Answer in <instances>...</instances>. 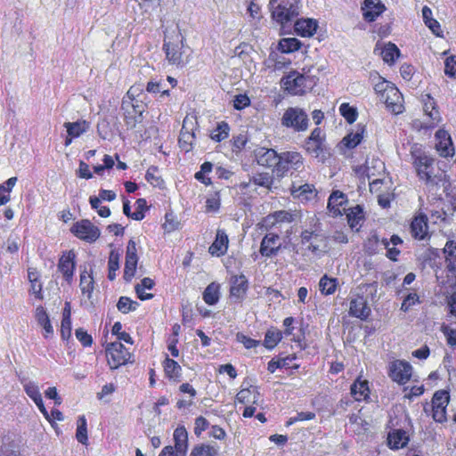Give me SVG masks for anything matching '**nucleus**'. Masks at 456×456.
<instances>
[{
    "label": "nucleus",
    "mask_w": 456,
    "mask_h": 456,
    "mask_svg": "<svg viewBox=\"0 0 456 456\" xmlns=\"http://www.w3.org/2000/svg\"><path fill=\"white\" fill-rule=\"evenodd\" d=\"M106 361L110 370H118L132 362L133 354L121 342H110L105 347Z\"/></svg>",
    "instance_id": "nucleus-6"
},
{
    "label": "nucleus",
    "mask_w": 456,
    "mask_h": 456,
    "mask_svg": "<svg viewBox=\"0 0 456 456\" xmlns=\"http://www.w3.org/2000/svg\"><path fill=\"white\" fill-rule=\"evenodd\" d=\"M436 151L442 158H452L454 147L452 136L444 129H439L436 133Z\"/></svg>",
    "instance_id": "nucleus-19"
},
{
    "label": "nucleus",
    "mask_w": 456,
    "mask_h": 456,
    "mask_svg": "<svg viewBox=\"0 0 456 456\" xmlns=\"http://www.w3.org/2000/svg\"><path fill=\"white\" fill-rule=\"evenodd\" d=\"M70 233L74 234L78 240L89 243L95 242L100 238V229L92 223L91 220L82 219L75 222L70 226Z\"/></svg>",
    "instance_id": "nucleus-13"
},
{
    "label": "nucleus",
    "mask_w": 456,
    "mask_h": 456,
    "mask_svg": "<svg viewBox=\"0 0 456 456\" xmlns=\"http://www.w3.org/2000/svg\"><path fill=\"white\" fill-rule=\"evenodd\" d=\"M298 0H270L272 18L281 26L289 25L299 14Z\"/></svg>",
    "instance_id": "nucleus-5"
},
{
    "label": "nucleus",
    "mask_w": 456,
    "mask_h": 456,
    "mask_svg": "<svg viewBox=\"0 0 456 456\" xmlns=\"http://www.w3.org/2000/svg\"><path fill=\"white\" fill-rule=\"evenodd\" d=\"M199 130V121L194 114H187L182 123L178 137V145L181 151L185 152L193 150L196 136L195 132Z\"/></svg>",
    "instance_id": "nucleus-10"
},
{
    "label": "nucleus",
    "mask_w": 456,
    "mask_h": 456,
    "mask_svg": "<svg viewBox=\"0 0 456 456\" xmlns=\"http://www.w3.org/2000/svg\"><path fill=\"white\" fill-rule=\"evenodd\" d=\"M249 283L244 274H234L230 278V297L235 303L241 304L247 298Z\"/></svg>",
    "instance_id": "nucleus-18"
},
{
    "label": "nucleus",
    "mask_w": 456,
    "mask_h": 456,
    "mask_svg": "<svg viewBox=\"0 0 456 456\" xmlns=\"http://www.w3.org/2000/svg\"><path fill=\"white\" fill-rule=\"evenodd\" d=\"M420 297L415 292H409L404 297L403 303H401L400 310L407 312L412 308L413 305L420 304Z\"/></svg>",
    "instance_id": "nucleus-57"
},
{
    "label": "nucleus",
    "mask_w": 456,
    "mask_h": 456,
    "mask_svg": "<svg viewBox=\"0 0 456 456\" xmlns=\"http://www.w3.org/2000/svg\"><path fill=\"white\" fill-rule=\"evenodd\" d=\"M304 168V157L297 151H286L280 153V160L276 166L275 175L284 177L289 172H299Z\"/></svg>",
    "instance_id": "nucleus-9"
},
{
    "label": "nucleus",
    "mask_w": 456,
    "mask_h": 456,
    "mask_svg": "<svg viewBox=\"0 0 456 456\" xmlns=\"http://www.w3.org/2000/svg\"><path fill=\"white\" fill-rule=\"evenodd\" d=\"M380 245L381 240L376 233L370 234L364 241V248L369 255H375Z\"/></svg>",
    "instance_id": "nucleus-59"
},
{
    "label": "nucleus",
    "mask_w": 456,
    "mask_h": 456,
    "mask_svg": "<svg viewBox=\"0 0 456 456\" xmlns=\"http://www.w3.org/2000/svg\"><path fill=\"white\" fill-rule=\"evenodd\" d=\"M123 325L120 322H116L112 326V334L116 336L118 341L121 342L124 341L126 344L133 345L134 340L129 333L126 331H123Z\"/></svg>",
    "instance_id": "nucleus-55"
},
{
    "label": "nucleus",
    "mask_w": 456,
    "mask_h": 456,
    "mask_svg": "<svg viewBox=\"0 0 456 456\" xmlns=\"http://www.w3.org/2000/svg\"><path fill=\"white\" fill-rule=\"evenodd\" d=\"M348 202L345 193L335 191L330 193L328 200V209L333 216H340L345 212V206Z\"/></svg>",
    "instance_id": "nucleus-26"
},
{
    "label": "nucleus",
    "mask_w": 456,
    "mask_h": 456,
    "mask_svg": "<svg viewBox=\"0 0 456 456\" xmlns=\"http://www.w3.org/2000/svg\"><path fill=\"white\" fill-rule=\"evenodd\" d=\"M124 110V122L126 126L129 128L135 127L140 121L142 110L137 109L133 103L126 105Z\"/></svg>",
    "instance_id": "nucleus-41"
},
{
    "label": "nucleus",
    "mask_w": 456,
    "mask_h": 456,
    "mask_svg": "<svg viewBox=\"0 0 456 456\" xmlns=\"http://www.w3.org/2000/svg\"><path fill=\"white\" fill-rule=\"evenodd\" d=\"M363 17L368 22H372L385 11V6L379 0H365L363 6Z\"/></svg>",
    "instance_id": "nucleus-31"
},
{
    "label": "nucleus",
    "mask_w": 456,
    "mask_h": 456,
    "mask_svg": "<svg viewBox=\"0 0 456 456\" xmlns=\"http://www.w3.org/2000/svg\"><path fill=\"white\" fill-rule=\"evenodd\" d=\"M302 47V43L294 37L282 38L279 42V49L282 53H293Z\"/></svg>",
    "instance_id": "nucleus-48"
},
{
    "label": "nucleus",
    "mask_w": 456,
    "mask_h": 456,
    "mask_svg": "<svg viewBox=\"0 0 456 456\" xmlns=\"http://www.w3.org/2000/svg\"><path fill=\"white\" fill-rule=\"evenodd\" d=\"M154 286L155 281L153 279L150 277H144L143 279H142L141 282L135 285V292L137 297L142 301L153 298L154 295L152 293H146L145 289H152Z\"/></svg>",
    "instance_id": "nucleus-42"
},
{
    "label": "nucleus",
    "mask_w": 456,
    "mask_h": 456,
    "mask_svg": "<svg viewBox=\"0 0 456 456\" xmlns=\"http://www.w3.org/2000/svg\"><path fill=\"white\" fill-rule=\"evenodd\" d=\"M281 124L295 132H304L309 128L310 119L304 109L289 107L283 112Z\"/></svg>",
    "instance_id": "nucleus-8"
},
{
    "label": "nucleus",
    "mask_w": 456,
    "mask_h": 456,
    "mask_svg": "<svg viewBox=\"0 0 456 456\" xmlns=\"http://www.w3.org/2000/svg\"><path fill=\"white\" fill-rule=\"evenodd\" d=\"M229 134V126L225 122H220L217 124L216 129L212 130L210 133V138L214 140L216 142H220L226 139Z\"/></svg>",
    "instance_id": "nucleus-54"
},
{
    "label": "nucleus",
    "mask_w": 456,
    "mask_h": 456,
    "mask_svg": "<svg viewBox=\"0 0 456 456\" xmlns=\"http://www.w3.org/2000/svg\"><path fill=\"white\" fill-rule=\"evenodd\" d=\"M28 293L39 301L44 299L43 283L40 281V273L35 267L28 268Z\"/></svg>",
    "instance_id": "nucleus-24"
},
{
    "label": "nucleus",
    "mask_w": 456,
    "mask_h": 456,
    "mask_svg": "<svg viewBox=\"0 0 456 456\" xmlns=\"http://www.w3.org/2000/svg\"><path fill=\"white\" fill-rule=\"evenodd\" d=\"M364 135V128H362L354 133H350L343 138V143L348 149H354L359 145Z\"/></svg>",
    "instance_id": "nucleus-52"
},
{
    "label": "nucleus",
    "mask_w": 456,
    "mask_h": 456,
    "mask_svg": "<svg viewBox=\"0 0 456 456\" xmlns=\"http://www.w3.org/2000/svg\"><path fill=\"white\" fill-rule=\"evenodd\" d=\"M338 286V281L335 277H330L325 274L321 277L319 281V289L322 295L330 296L333 295Z\"/></svg>",
    "instance_id": "nucleus-43"
},
{
    "label": "nucleus",
    "mask_w": 456,
    "mask_h": 456,
    "mask_svg": "<svg viewBox=\"0 0 456 456\" xmlns=\"http://www.w3.org/2000/svg\"><path fill=\"white\" fill-rule=\"evenodd\" d=\"M179 392L182 394H187L191 395V400H183L180 399L176 402V408L178 409H187L189 407H191L193 405V399L196 396V389L193 386H191L190 383L185 382L182 383L179 386Z\"/></svg>",
    "instance_id": "nucleus-44"
},
{
    "label": "nucleus",
    "mask_w": 456,
    "mask_h": 456,
    "mask_svg": "<svg viewBox=\"0 0 456 456\" xmlns=\"http://www.w3.org/2000/svg\"><path fill=\"white\" fill-rule=\"evenodd\" d=\"M410 437L404 429H392L387 435V446L392 451L403 449L409 444Z\"/></svg>",
    "instance_id": "nucleus-27"
},
{
    "label": "nucleus",
    "mask_w": 456,
    "mask_h": 456,
    "mask_svg": "<svg viewBox=\"0 0 456 456\" xmlns=\"http://www.w3.org/2000/svg\"><path fill=\"white\" fill-rule=\"evenodd\" d=\"M410 164L415 176L428 191L437 190L448 183L443 163L424 150L419 143H413L409 150Z\"/></svg>",
    "instance_id": "nucleus-1"
},
{
    "label": "nucleus",
    "mask_w": 456,
    "mask_h": 456,
    "mask_svg": "<svg viewBox=\"0 0 456 456\" xmlns=\"http://www.w3.org/2000/svg\"><path fill=\"white\" fill-rule=\"evenodd\" d=\"M260 397L257 387L253 385L241 387L239 393L235 395V402L246 405V408H244L242 411L243 418L255 416L256 410L255 405L258 404Z\"/></svg>",
    "instance_id": "nucleus-11"
},
{
    "label": "nucleus",
    "mask_w": 456,
    "mask_h": 456,
    "mask_svg": "<svg viewBox=\"0 0 456 456\" xmlns=\"http://www.w3.org/2000/svg\"><path fill=\"white\" fill-rule=\"evenodd\" d=\"M162 367L166 379L176 383L181 381L182 368L177 362L166 356L162 362Z\"/></svg>",
    "instance_id": "nucleus-32"
},
{
    "label": "nucleus",
    "mask_w": 456,
    "mask_h": 456,
    "mask_svg": "<svg viewBox=\"0 0 456 456\" xmlns=\"http://www.w3.org/2000/svg\"><path fill=\"white\" fill-rule=\"evenodd\" d=\"M409 232L417 241H427L430 240L428 217L423 213L414 215L409 225Z\"/></svg>",
    "instance_id": "nucleus-16"
},
{
    "label": "nucleus",
    "mask_w": 456,
    "mask_h": 456,
    "mask_svg": "<svg viewBox=\"0 0 456 456\" xmlns=\"http://www.w3.org/2000/svg\"><path fill=\"white\" fill-rule=\"evenodd\" d=\"M250 184L271 190L273 185V178L268 173H257L250 177L248 182H241L239 184V188L242 192H244L248 190Z\"/></svg>",
    "instance_id": "nucleus-28"
},
{
    "label": "nucleus",
    "mask_w": 456,
    "mask_h": 456,
    "mask_svg": "<svg viewBox=\"0 0 456 456\" xmlns=\"http://www.w3.org/2000/svg\"><path fill=\"white\" fill-rule=\"evenodd\" d=\"M75 335L77 340L80 341L81 345L85 347L92 346L93 338L90 333H87L83 328H77L75 331Z\"/></svg>",
    "instance_id": "nucleus-64"
},
{
    "label": "nucleus",
    "mask_w": 456,
    "mask_h": 456,
    "mask_svg": "<svg viewBox=\"0 0 456 456\" xmlns=\"http://www.w3.org/2000/svg\"><path fill=\"white\" fill-rule=\"evenodd\" d=\"M218 446L202 443L195 444L189 456H218Z\"/></svg>",
    "instance_id": "nucleus-46"
},
{
    "label": "nucleus",
    "mask_w": 456,
    "mask_h": 456,
    "mask_svg": "<svg viewBox=\"0 0 456 456\" xmlns=\"http://www.w3.org/2000/svg\"><path fill=\"white\" fill-rule=\"evenodd\" d=\"M162 49L165 53V59L173 67H186L191 58L192 51L189 46L185 45L184 38L180 32H175L165 38Z\"/></svg>",
    "instance_id": "nucleus-2"
},
{
    "label": "nucleus",
    "mask_w": 456,
    "mask_h": 456,
    "mask_svg": "<svg viewBox=\"0 0 456 456\" xmlns=\"http://www.w3.org/2000/svg\"><path fill=\"white\" fill-rule=\"evenodd\" d=\"M295 32L302 37H311L318 28V22L313 18H301L295 21Z\"/></svg>",
    "instance_id": "nucleus-29"
},
{
    "label": "nucleus",
    "mask_w": 456,
    "mask_h": 456,
    "mask_svg": "<svg viewBox=\"0 0 456 456\" xmlns=\"http://www.w3.org/2000/svg\"><path fill=\"white\" fill-rule=\"evenodd\" d=\"M69 137H78L90 128V123L86 120H78L74 123H65Z\"/></svg>",
    "instance_id": "nucleus-47"
},
{
    "label": "nucleus",
    "mask_w": 456,
    "mask_h": 456,
    "mask_svg": "<svg viewBox=\"0 0 456 456\" xmlns=\"http://www.w3.org/2000/svg\"><path fill=\"white\" fill-rule=\"evenodd\" d=\"M338 112H340V115L345 118L346 122L349 124H354V121L357 120V109L351 106L349 102H343L340 107H338Z\"/></svg>",
    "instance_id": "nucleus-49"
},
{
    "label": "nucleus",
    "mask_w": 456,
    "mask_h": 456,
    "mask_svg": "<svg viewBox=\"0 0 456 456\" xmlns=\"http://www.w3.org/2000/svg\"><path fill=\"white\" fill-rule=\"evenodd\" d=\"M283 338L282 331L279 329L272 326L270 329H267V330L265 333V338L262 342V345L267 349V350H273L277 346V345L280 344Z\"/></svg>",
    "instance_id": "nucleus-38"
},
{
    "label": "nucleus",
    "mask_w": 456,
    "mask_h": 456,
    "mask_svg": "<svg viewBox=\"0 0 456 456\" xmlns=\"http://www.w3.org/2000/svg\"><path fill=\"white\" fill-rule=\"evenodd\" d=\"M162 227L166 232L170 233L178 229L179 222L176 221L175 216L172 213H167L164 216Z\"/></svg>",
    "instance_id": "nucleus-61"
},
{
    "label": "nucleus",
    "mask_w": 456,
    "mask_h": 456,
    "mask_svg": "<svg viewBox=\"0 0 456 456\" xmlns=\"http://www.w3.org/2000/svg\"><path fill=\"white\" fill-rule=\"evenodd\" d=\"M76 438L78 443L87 444V428L85 415L78 416L77 419Z\"/></svg>",
    "instance_id": "nucleus-51"
},
{
    "label": "nucleus",
    "mask_w": 456,
    "mask_h": 456,
    "mask_svg": "<svg viewBox=\"0 0 456 456\" xmlns=\"http://www.w3.org/2000/svg\"><path fill=\"white\" fill-rule=\"evenodd\" d=\"M423 102V110L428 117H429L430 120L426 126H423L424 129L430 130L436 127L441 122V116L439 110L437 109L436 100L431 96V94H425L422 97Z\"/></svg>",
    "instance_id": "nucleus-20"
},
{
    "label": "nucleus",
    "mask_w": 456,
    "mask_h": 456,
    "mask_svg": "<svg viewBox=\"0 0 456 456\" xmlns=\"http://www.w3.org/2000/svg\"><path fill=\"white\" fill-rule=\"evenodd\" d=\"M139 262L137 243L134 240H129L126 243L125 252V265L123 271V279L125 282L130 283L136 276L137 265Z\"/></svg>",
    "instance_id": "nucleus-15"
},
{
    "label": "nucleus",
    "mask_w": 456,
    "mask_h": 456,
    "mask_svg": "<svg viewBox=\"0 0 456 456\" xmlns=\"http://www.w3.org/2000/svg\"><path fill=\"white\" fill-rule=\"evenodd\" d=\"M446 338V343L449 347L454 349L456 346V330L452 329L446 324H443L442 329H440Z\"/></svg>",
    "instance_id": "nucleus-62"
},
{
    "label": "nucleus",
    "mask_w": 456,
    "mask_h": 456,
    "mask_svg": "<svg viewBox=\"0 0 456 456\" xmlns=\"http://www.w3.org/2000/svg\"><path fill=\"white\" fill-rule=\"evenodd\" d=\"M120 252L117 248L110 249L108 256V280L113 281L117 272L120 269Z\"/></svg>",
    "instance_id": "nucleus-40"
},
{
    "label": "nucleus",
    "mask_w": 456,
    "mask_h": 456,
    "mask_svg": "<svg viewBox=\"0 0 456 456\" xmlns=\"http://www.w3.org/2000/svg\"><path fill=\"white\" fill-rule=\"evenodd\" d=\"M290 194L301 202H308L316 197V191L314 184L305 183L304 185H292Z\"/></svg>",
    "instance_id": "nucleus-33"
},
{
    "label": "nucleus",
    "mask_w": 456,
    "mask_h": 456,
    "mask_svg": "<svg viewBox=\"0 0 456 456\" xmlns=\"http://www.w3.org/2000/svg\"><path fill=\"white\" fill-rule=\"evenodd\" d=\"M146 92L148 94H160L161 96L163 95H170V90L169 89H164L163 88V83L161 80L155 81V80H150L148 81L146 85Z\"/></svg>",
    "instance_id": "nucleus-56"
},
{
    "label": "nucleus",
    "mask_w": 456,
    "mask_h": 456,
    "mask_svg": "<svg viewBox=\"0 0 456 456\" xmlns=\"http://www.w3.org/2000/svg\"><path fill=\"white\" fill-rule=\"evenodd\" d=\"M116 306L118 312L126 314L137 310L139 303L137 301L132 300L128 297H121L119 299H118Z\"/></svg>",
    "instance_id": "nucleus-50"
},
{
    "label": "nucleus",
    "mask_w": 456,
    "mask_h": 456,
    "mask_svg": "<svg viewBox=\"0 0 456 456\" xmlns=\"http://www.w3.org/2000/svg\"><path fill=\"white\" fill-rule=\"evenodd\" d=\"M370 313V310L364 297L357 296L351 299L349 305V315L351 317L366 320Z\"/></svg>",
    "instance_id": "nucleus-25"
},
{
    "label": "nucleus",
    "mask_w": 456,
    "mask_h": 456,
    "mask_svg": "<svg viewBox=\"0 0 456 456\" xmlns=\"http://www.w3.org/2000/svg\"><path fill=\"white\" fill-rule=\"evenodd\" d=\"M318 78L293 70L281 79V87L289 95H305L315 86Z\"/></svg>",
    "instance_id": "nucleus-4"
},
{
    "label": "nucleus",
    "mask_w": 456,
    "mask_h": 456,
    "mask_svg": "<svg viewBox=\"0 0 456 456\" xmlns=\"http://www.w3.org/2000/svg\"><path fill=\"white\" fill-rule=\"evenodd\" d=\"M220 286L216 282H212L205 288L202 293L204 303L212 305H216L220 296Z\"/></svg>",
    "instance_id": "nucleus-45"
},
{
    "label": "nucleus",
    "mask_w": 456,
    "mask_h": 456,
    "mask_svg": "<svg viewBox=\"0 0 456 456\" xmlns=\"http://www.w3.org/2000/svg\"><path fill=\"white\" fill-rule=\"evenodd\" d=\"M299 237H301V244L305 250L313 256H321L327 252V237L319 231L305 229Z\"/></svg>",
    "instance_id": "nucleus-7"
},
{
    "label": "nucleus",
    "mask_w": 456,
    "mask_h": 456,
    "mask_svg": "<svg viewBox=\"0 0 456 456\" xmlns=\"http://www.w3.org/2000/svg\"><path fill=\"white\" fill-rule=\"evenodd\" d=\"M149 207L145 199H138L135 201V211L133 212L134 221H142L145 217V214L148 211Z\"/></svg>",
    "instance_id": "nucleus-58"
},
{
    "label": "nucleus",
    "mask_w": 456,
    "mask_h": 456,
    "mask_svg": "<svg viewBox=\"0 0 456 456\" xmlns=\"http://www.w3.org/2000/svg\"><path fill=\"white\" fill-rule=\"evenodd\" d=\"M281 248L280 235L270 232L264 236L259 245V254L265 257L276 256Z\"/></svg>",
    "instance_id": "nucleus-21"
},
{
    "label": "nucleus",
    "mask_w": 456,
    "mask_h": 456,
    "mask_svg": "<svg viewBox=\"0 0 456 456\" xmlns=\"http://www.w3.org/2000/svg\"><path fill=\"white\" fill-rule=\"evenodd\" d=\"M444 74L452 78H456V56H448L444 61Z\"/></svg>",
    "instance_id": "nucleus-63"
},
{
    "label": "nucleus",
    "mask_w": 456,
    "mask_h": 456,
    "mask_svg": "<svg viewBox=\"0 0 456 456\" xmlns=\"http://www.w3.org/2000/svg\"><path fill=\"white\" fill-rule=\"evenodd\" d=\"M374 91L380 102L393 114L398 115L404 110V99L398 87L391 81L379 77L374 86Z\"/></svg>",
    "instance_id": "nucleus-3"
},
{
    "label": "nucleus",
    "mask_w": 456,
    "mask_h": 456,
    "mask_svg": "<svg viewBox=\"0 0 456 456\" xmlns=\"http://www.w3.org/2000/svg\"><path fill=\"white\" fill-rule=\"evenodd\" d=\"M158 167L154 165L150 166L145 174V179L154 187L163 188L164 180L161 176L157 175Z\"/></svg>",
    "instance_id": "nucleus-53"
},
{
    "label": "nucleus",
    "mask_w": 456,
    "mask_h": 456,
    "mask_svg": "<svg viewBox=\"0 0 456 456\" xmlns=\"http://www.w3.org/2000/svg\"><path fill=\"white\" fill-rule=\"evenodd\" d=\"M210 423L202 415L196 417L194 420L193 432L196 437H200L203 431L209 428Z\"/></svg>",
    "instance_id": "nucleus-60"
},
{
    "label": "nucleus",
    "mask_w": 456,
    "mask_h": 456,
    "mask_svg": "<svg viewBox=\"0 0 456 456\" xmlns=\"http://www.w3.org/2000/svg\"><path fill=\"white\" fill-rule=\"evenodd\" d=\"M450 400L448 391L440 389L433 394L432 403V418L437 423L446 421V408Z\"/></svg>",
    "instance_id": "nucleus-17"
},
{
    "label": "nucleus",
    "mask_w": 456,
    "mask_h": 456,
    "mask_svg": "<svg viewBox=\"0 0 456 456\" xmlns=\"http://www.w3.org/2000/svg\"><path fill=\"white\" fill-rule=\"evenodd\" d=\"M346 216H347L348 224L351 229L358 232L361 223L364 221L365 217L362 208L359 205L350 208L348 212L346 213Z\"/></svg>",
    "instance_id": "nucleus-39"
},
{
    "label": "nucleus",
    "mask_w": 456,
    "mask_h": 456,
    "mask_svg": "<svg viewBox=\"0 0 456 456\" xmlns=\"http://www.w3.org/2000/svg\"><path fill=\"white\" fill-rule=\"evenodd\" d=\"M324 141L325 136L322 135V131L321 128L315 127L312 130L310 136L305 141V151L310 155L318 158L323 150Z\"/></svg>",
    "instance_id": "nucleus-22"
},
{
    "label": "nucleus",
    "mask_w": 456,
    "mask_h": 456,
    "mask_svg": "<svg viewBox=\"0 0 456 456\" xmlns=\"http://www.w3.org/2000/svg\"><path fill=\"white\" fill-rule=\"evenodd\" d=\"M257 164L265 167L273 168L275 174L276 166L280 160V154L273 149L259 148L256 151Z\"/></svg>",
    "instance_id": "nucleus-23"
},
{
    "label": "nucleus",
    "mask_w": 456,
    "mask_h": 456,
    "mask_svg": "<svg viewBox=\"0 0 456 456\" xmlns=\"http://www.w3.org/2000/svg\"><path fill=\"white\" fill-rule=\"evenodd\" d=\"M351 395L354 401L364 402L369 399L370 388L367 380L356 379L351 386Z\"/></svg>",
    "instance_id": "nucleus-36"
},
{
    "label": "nucleus",
    "mask_w": 456,
    "mask_h": 456,
    "mask_svg": "<svg viewBox=\"0 0 456 456\" xmlns=\"http://www.w3.org/2000/svg\"><path fill=\"white\" fill-rule=\"evenodd\" d=\"M80 289L83 296L86 298H92L93 291L94 289V281L93 276V268L89 270L84 269L80 273Z\"/></svg>",
    "instance_id": "nucleus-35"
},
{
    "label": "nucleus",
    "mask_w": 456,
    "mask_h": 456,
    "mask_svg": "<svg viewBox=\"0 0 456 456\" xmlns=\"http://www.w3.org/2000/svg\"><path fill=\"white\" fill-rule=\"evenodd\" d=\"M76 258L77 255L75 250L69 249L62 251L58 260V272L68 285H71L74 282L77 266Z\"/></svg>",
    "instance_id": "nucleus-14"
},
{
    "label": "nucleus",
    "mask_w": 456,
    "mask_h": 456,
    "mask_svg": "<svg viewBox=\"0 0 456 456\" xmlns=\"http://www.w3.org/2000/svg\"><path fill=\"white\" fill-rule=\"evenodd\" d=\"M380 55L383 61L392 67L399 59L401 52L395 44L388 42L382 47Z\"/></svg>",
    "instance_id": "nucleus-37"
},
{
    "label": "nucleus",
    "mask_w": 456,
    "mask_h": 456,
    "mask_svg": "<svg viewBox=\"0 0 456 456\" xmlns=\"http://www.w3.org/2000/svg\"><path fill=\"white\" fill-rule=\"evenodd\" d=\"M390 379L400 386H405L412 378L413 367L406 360H393L387 367Z\"/></svg>",
    "instance_id": "nucleus-12"
},
{
    "label": "nucleus",
    "mask_w": 456,
    "mask_h": 456,
    "mask_svg": "<svg viewBox=\"0 0 456 456\" xmlns=\"http://www.w3.org/2000/svg\"><path fill=\"white\" fill-rule=\"evenodd\" d=\"M228 236L224 230L218 229L214 242L208 248V252L212 256H225L228 249Z\"/></svg>",
    "instance_id": "nucleus-30"
},
{
    "label": "nucleus",
    "mask_w": 456,
    "mask_h": 456,
    "mask_svg": "<svg viewBox=\"0 0 456 456\" xmlns=\"http://www.w3.org/2000/svg\"><path fill=\"white\" fill-rule=\"evenodd\" d=\"M173 440H175V446L181 456H185L188 450V433L184 426H178L175 432H173Z\"/></svg>",
    "instance_id": "nucleus-34"
}]
</instances>
